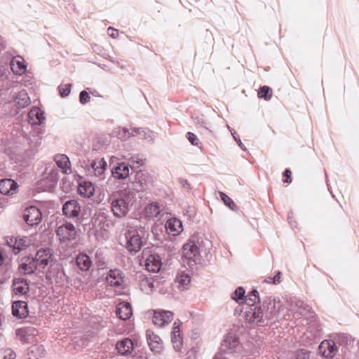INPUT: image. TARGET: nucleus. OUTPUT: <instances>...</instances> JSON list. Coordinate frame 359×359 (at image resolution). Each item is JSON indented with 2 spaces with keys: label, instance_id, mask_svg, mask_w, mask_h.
Returning <instances> with one entry per match:
<instances>
[{
  "label": "nucleus",
  "instance_id": "1",
  "mask_svg": "<svg viewBox=\"0 0 359 359\" xmlns=\"http://www.w3.org/2000/svg\"><path fill=\"white\" fill-rule=\"evenodd\" d=\"M135 201V194L130 189H123L113 193L109 202L114 215L118 218L125 217Z\"/></svg>",
  "mask_w": 359,
  "mask_h": 359
},
{
  "label": "nucleus",
  "instance_id": "2",
  "mask_svg": "<svg viewBox=\"0 0 359 359\" xmlns=\"http://www.w3.org/2000/svg\"><path fill=\"white\" fill-rule=\"evenodd\" d=\"M250 343L245 344V346L240 344L238 338L233 334H229L222 340L220 350L223 353H238L243 356L254 355L258 351L256 348H252Z\"/></svg>",
  "mask_w": 359,
  "mask_h": 359
},
{
  "label": "nucleus",
  "instance_id": "3",
  "mask_svg": "<svg viewBox=\"0 0 359 359\" xmlns=\"http://www.w3.org/2000/svg\"><path fill=\"white\" fill-rule=\"evenodd\" d=\"M283 305L280 300H276L271 297H267L262 304V309L266 325L269 321H275L278 319Z\"/></svg>",
  "mask_w": 359,
  "mask_h": 359
},
{
  "label": "nucleus",
  "instance_id": "4",
  "mask_svg": "<svg viewBox=\"0 0 359 359\" xmlns=\"http://www.w3.org/2000/svg\"><path fill=\"white\" fill-rule=\"evenodd\" d=\"M245 320L259 325H266L262 307L251 304L245 308L244 313Z\"/></svg>",
  "mask_w": 359,
  "mask_h": 359
},
{
  "label": "nucleus",
  "instance_id": "5",
  "mask_svg": "<svg viewBox=\"0 0 359 359\" xmlns=\"http://www.w3.org/2000/svg\"><path fill=\"white\" fill-rule=\"evenodd\" d=\"M182 256L189 261V264L199 263L201 260L199 248L192 240H189L183 246Z\"/></svg>",
  "mask_w": 359,
  "mask_h": 359
},
{
  "label": "nucleus",
  "instance_id": "6",
  "mask_svg": "<svg viewBox=\"0 0 359 359\" xmlns=\"http://www.w3.org/2000/svg\"><path fill=\"white\" fill-rule=\"evenodd\" d=\"M154 177L146 172H138L136 174L135 181L133 183V189L137 192L146 191L153 185Z\"/></svg>",
  "mask_w": 359,
  "mask_h": 359
},
{
  "label": "nucleus",
  "instance_id": "7",
  "mask_svg": "<svg viewBox=\"0 0 359 359\" xmlns=\"http://www.w3.org/2000/svg\"><path fill=\"white\" fill-rule=\"evenodd\" d=\"M126 248L130 252H138L142 246L140 235L136 230H129L125 233Z\"/></svg>",
  "mask_w": 359,
  "mask_h": 359
},
{
  "label": "nucleus",
  "instance_id": "8",
  "mask_svg": "<svg viewBox=\"0 0 359 359\" xmlns=\"http://www.w3.org/2000/svg\"><path fill=\"white\" fill-rule=\"evenodd\" d=\"M15 334L22 342L32 343L38 334V330L32 326H25L17 329Z\"/></svg>",
  "mask_w": 359,
  "mask_h": 359
},
{
  "label": "nucleus",
  "instance_id": "9",
  "mask_svg": "<svg viewBox=\"0 0 359 359\" xmlns=\"http://www.w3.org/2000/svg\"><path fill=\"white\" fill-rule=\"evenodd\" d=\"M23 218L28 225H37L41 221L42 213L38 208L29 206L24 210Z\"/></svg>",
  "mask_w": 359,
  "mask_h": 359
},
{
  "label": "nucleus",
  "instance_id": "10",
  "mask_svg": "<svg viewBox=\"0 0 359 359\" xmlns=\"http://www.w3.org/2000/svg\"><path fill=\"white\" fill-rule=\"evenodd\" d=\"M57 235L61 241H72L76 237V231L74 226L71 223H65L60 226L57 231Z\"/></svg>",
  "mask_w": 359,
  "mask_h": 359
},
{
  "label": "nucleus",
  "instance_id": "11",
  "mask_svg": "<svg viewBox=\"0 0 359 359\" xmlns=\"http://www.w3.org/2000/svg\"><path fill=\"white\" fill-rule=\"evenodd\" d=\"M34 258L39 269H43L53 261V252L50 248H41L37 250Z\"/></svg>",
  "mask_w": 359,
  "mask_h": 359
},
{
  "label": "nucleus",
  "instance_id": "12",
  "mask_svg": "<svg viewBox=\"0 0 359 359\" xmlns=\"http://www.w3.org/2000/svg\"><path fill=\"white\" fill-rule=\"evenodd\" d=\"M147 344L152 352L159 353L163 351V343L159 336L152 330H147L146 333Z\"/></svg>",
  "mask_w": 359,
  "mask_h": 359
},
{
  "label": "nucleus",
  "instance_id": "13",
  "mask_svg": "<svg viewBox=\"0 0 359 359\" xmlns=\"http://www.w3.org/2000/svg\"><path fill=\"white\" fill-rule=\"evenodd\" d=\"M173 318V313L170 311L156 310L154 311L153 323L158 327H163L169 324Z\"/></svg>",
  "mask_w": 359,
  "mask_h": 359
},
{
  "label": "nucleus",
  "instance_id": "14",
  "mask_svg": "<svg viewBox=\"0 0 359 359\" xmlns=\"http://www.w3.org/2000/svg\"><path fill=\"white\" fill-rule=\"evenodd\" d=\"M80 212L81 206L76 200H69L63 205L62 212L67 217L72 218L78 217Z\"/></svg>",
  "mask_w": 359,
  "mask_h": 359
},
{
  "label": "nucleus",
  "instance_id": "15",
  "mask_svg": "<svg viewBox=\"0 0 359 359\" xmlns=\"http://www.w3.org/2000/svg\"><path fill=\"white\" fill-rule=\"evenodd\" d=\"M319 353L325 358H332L337 353V346L332 340H324L318 346Z\"/></svg>",
  "mask_w": 359,
  "mask_h": 359
},
{
  "label": "nucleus",
  "instance_id": "16",
  "mask_svg": "<svg viewBox=\"0 0 359 359\" xmlns=\"http://www.w3.org/2000/svg\"><path fill=\"white\" fill-rule=\"evenodd\" d=\"M165 227L167 233L172 236H177L183 231L182 221L175 217L167 220Z\"/></svg>",
  "mask_w": 359,
  "mask_h": 359
},
{
  "label": "nucleus",
  "instance_id": "17",
  "mask_svg": "<svg viewBox=\"0 0 359 359\" xmlns=\"http://www.w3.org/2000/svg\"><path fill=\"white\" fill-rule=\"evenodd\" d=\"M106 169V161L103 158H97L90 163L88 170L93 172L95 176L103 178Z\"/></svg>",
  "mask_w": 359,
  "mask_h": 359
},
{
  "label": "nucleus",
  "instance_id": "18",
  "mask_svg": "<svg viewBox=\"0 0 359 359\" xmlns=\"http://www.w3.org/2000/svg\"><path fill=\"white\" fill-rule=\"evenodd\" d=\"M106 280L111 286H121L123 283V273L119 269H111L108 272Z\"/></svg>",
  "mask_w": 359,
  "mask_h": 359
},
{
  "label": "nucleus",
  "instance_id": "19",
  "mask_svg": "<svg viewBox=\"0 0 359 359\" xmlns=\"http://www.w3.org/2000/svg\"><path fill=\"white\" fill-rule=\"evenodd\" d=\"M161 259L158 255H150L146 259L145 267L149 271L153 273L158 272L161 268Z\"/></svg>",
  "mask_w": 359,
  "mask_h": 359
},
{
  "label": "nucleus",
  "instance_id": "20",
  "mask_svg": "<svg viewBox=\"0 0 359 359\" xmlns=\"http://www.w3.org/2000/svg\"><path fill=\"white\" fill-rule=\"evenodd\" d=\"M18 184L12 179H3L0 181V192L4 195H13L16 192Z\"/></svg>",
  "mask_w": 359,
  "mask_h": 359
},
{
  "label": "nucleus",
  "instance_id": "21",
  "mask_svg": "<svg viewBox=\"0 0 359 359\" xmlns=\"http://www.w3.org/2000/svg\"><path fill=\"white\" fill-rule=\"evenodd\" d=\"M13 315L18 318H25L28 314L27 304L24 301H17L12 305Z\"/></svg>",
  "mask_w": 359,
  "mask_h": 359
},
{
  "label": "nucleus",
  "instance_id": "22",
  "mask_svg": "<svg viewBox=\"0 0 359 359\" xmlns=\"http://www.w3.org/2000/svg\"><path fill=\"white\" fill-rule=\"evenodd\" d=\"M116 316L121 320L129 319L132 316L131 306L128 302H121L116 307Z\"/></svg>",
  "mask_w": 359,
  "mask_h": 359
},
{
  "label": "nucleus",
  "instance_id": "23",
  "mask_svg": "<svg viewBox=\"0 0 359 359\" xmlns=\"http://www.w3.org/2000/svg\"><path fill=\"white\" fill-rule=\"evenodd\" d=\"M28 119L32 125H39L45 121V116L39 108L34 107L28 114Z\"/></svg>",
  "mask_w": 359,
  "mask_h": 359
},
{
  "label": "nucleus",
  "instance_id": "24",
  "mask_svg": "<svg viewBox=\"0 0 359 359\" xmlns=\"http://www.w3.org/2000/svg\"><path fill=\"white\" fill-rule=\"evenodd\" d=\"M116 349L121 355H126L130 353L133 350V342L129 338H125L116 344Z\"/></svg>",
  "mask_w": 359,
  "mask_h": 359
},
{
  "label": "nucleus",
  "instance_id": "25",
  "mask_svg": "<svg viewBox=\"0 0 359 359\" xmlns=\"http://www.w3.org/2000/svg\"><path fill=\"white\" fill-rule=\"evenodd\" d=\"M57 165L62 170L65 174L71 172L70 161L67 156L65 154H57L54 157Z\"/></svg>",
  "mask_w": 359,
  "mask_h": 359
},
{
  "label": "nucleus",
  "instance_id": "26",
  "mask_svg": "<svg viewBox=\"0 0 359 359\" xmlns=\"http://www.w3.org/2000/svg\"><path fill=\"white\" fill-rule=\"evenodd\" d=\"M76 263L79 269L83 271H88L92 265L90 257L84 253H80L76 256Z\"/></svg>",
  "mask_w": 359,
  "mask_h": 359
},
{
  "label": "nucleus",
  "instance_id": "27",
  "mask_svg": "<svg viewBox=\"0 0 359 359\" xmlns=\"http://www.w3.org/2000/svg\"><path fill=\"white\" fill-rule=\"evenodd\" d=\"M15 105L18 109H22L30 104V98L25 90L20 91L14 99Z\"/></svg>",
  "mask_w": 359,
  "mask_h": 359
},
{
  "label": "nucleus",
  "instance_id": "28",
  "mask_svg": "<svg viewBox=\"0 0 359 359\" xmlns=\"http://www.w3.org/2000/svg\"><path fill=\"white\" fill-rule=\"evenodd\" d=\"M112 175L114 178L121 180L129 175V168L125 163H120L112 170Z\"/></svg>",
  "mask_w": 359,
  "mask_h": 359
},
{
  "label": "nucleus",
  "instance_id": "29",
  "mask_svg": "<svg viewBox=\"0 0 359 359\" xmlns=\"http://www.w3.org/2000/svg\"><path fill=\"white\" fill-rule=\"evenodd\" d=\"M56 273V282L60 284H64L67 280V277L63 269L60 265L50 266V276H55Z\"/></svg>",
  "mask_w": 359,
  "mask_h": 359
},
{
  "label": "nucleus",
  "instance_id": "30",
  "mask_svg": "<svg viewBox=\"0 0 359 359\" xmlns=\"http://www.w3.org/2000/svg\"><path fill=\"white\" fill-rule=\"evenodd\" d=\"M10 66L12 72L19 75L23 74L26 69L23 59L20 57H13L10 62Z\"/></svg>",
  "mask_w": 359,
  "mask_h": 359
},
{
  "label": "nucleus",
  "instance_id": "31",
  "mask_svg": "<svg viewBox=\"0 0 359 359\" xmlns=\"http://www.w3.org/2000/svg\"><path fill=\"white\" fill-rule=\"evenodd\" d=\"M172 342L175 351H178L182 345V339L180 334V327L177 322H175L173 324V328L172 331Z\"/></svg>",
  "mask_w": 359,
  "mask_h": 359
},
{
  "label": "nucleus",
  "instance_id": "32",
  "mask_svg": "<svg viewBox=\"0 0 359 359\" xmlns=\"http://www.w3.org/2000/svg\"><path fill=\"white\" fill-rule=\"evenodd\" d=\"M78 191L79 194L84 198H90L94 194L95 189L91 182H84L80 184Z\"/></svg>",
  "mask_w": 359,
  "mask_h": 359
},
{
  "label": "nucleus",
  "instance_id": "33",
  "mask_svg": "<svg viewBox=\"0 0 359 359\" xmlns=\"http://www.w3.org/2000/svg\"><path fill=\"white\" fill-rule=\"evenodd\" d=\"M13 285L14 287V291L17 294H25L29 290L28 284L24 279H15L13 280Z\"/></svg>",
  "mask_w": 359,
  "mask_h": 359
},
{
  "label": "nucleus",
  "instance_id": "34",
  "mask_svg": "<svg viewBox=\"0 0 359 359\" xmlns=\"http://www.w3.org/2000/svg\"><path fill=\"white\" fill-rule=\"evenodd\" d=\"M190 280V276L184 272L178 273L175 279L177 287L182 290H187L188 288Z\"/></svg>",
  "mask_w": 359,
  "mask_h": 359
},
{
  "label": "nucleus",
  "instance_id": "35",
  "mask_svg": "<svg viewBox=\"0 0 359 359\" xmlns=\"http://www.w3.org/2000/svg\"><path fill=\"white\" fill-rule=\"evenodd\" d=\"M144 212L147 217L154 218L161 213V208L157 202H153L146 206Z\"/></svg>",
  "mask_w": 359,
  "mask_h": 359
},
{
  "label": "nucleus",
  "instance_id": "36",
  "mask_svg": "<svg viewBox=\"0 0 359 359\" xmlns=\"http://www.w3.org/2000/svg\"><path fill=\"white\" fill-rule=\"evenodd\" d=\"M332 341L334 342L336 346L337 345L345 346L351 344V338L349 335L346 334H337L334 336Z\"/></svg>",
  "mask_w": 359,
  "mask_h": 359
},
{
  "label": "nucleus",
  "instance_id": "37",
  "mask_svg": "<svg viewBox=\"0 0 359 359\" xmlns=\"http://www.w3.org/2000/svg\"><path fill=\"white\" fill-rule=\"evenodd\" d=\"M113 133L118 139L123 140V141L128 140L131 136L135 135V134L133 133V131L130 132L126 128H121V127L115 128L114 130Z\"/></svg>",
  "mask_w": 359,
  "mask_h": 359
},
{
  "label": "nucleus",
  "instance_id": "38",
  "mask_svg": "<svg viewBox=\"0 0 359 359\" xmlns=\"http://www.w3.org/2000/svg\"><path fill=\"white\" fill-rule=\"evenodd\" d=\"M133 133L135 135L140 136L142 139L152 140L153 133L149 129L142 128H133L132 129Z\"/></svg>",
  "mask_w": 359,
  "mask_h": 359
},
{
  "label": "nucleus",
  "instance_id": "39",
  "mask_svg": "<svg viewBox=\"0 0 359 359\" xmlns=\"http://www.w3.org/2000/svg\"><path fill=\"white\" fill-rule=\"evenodd\" d=\"M245 290L243 287H238L231 294V299L237 303H243L244 301Z\"/></svg>",
  "mask_w": 359,
  "mask_h": 359
},
{
  "label": "nucleus",
  "instance_id": "40",
  "mask_svg": "<svg viewBox=\"0 0 359 359\" xmlns=\"http://www.w3.org/2000/svg\"><path fill=\"white\" fill-rule=\"evenodd\" d=\"M258 96L265 100H269L272 97L271 88L267 86L260 87L258 90Z\"/></svg>",
  "mask_w": 359,
  "mask_h": 359
},
{
  "label": "nucleus",
  "instance_id": "41",
  "mask_svg": "<svg viewBox=\"0 0 359 359\" xmlns=\"http://www.w3.org/2000/svg\"><path fill=\"white\" fill-rule=\"evenodd\" d=\"M220 197L221 199L223 201L224 204L229 207L231 210H234L236 208V205L235 203L233 201V200L229 198L226 194L223 192H220Z\"/></svg>",
  "mask_w": 359,
  "mask_h": 359
},
{
  "label": "nucleus",
  "instance_id": "42",
  "mask_svg": "<svg viewBox=\"0 0 359 359\" xmlns=\"http://www.w3.org/2000/svg\"><path fill=\"white\" fill-rule=\"evenodd\" d=\"M22 261H25L27 263L29 267L31 268L30 271H33L34 272L37 269H39V266L35 260L34 257H25L22 259Z\"/></svg>",
  "mask_w": 359,
  "mask_h": 359
},
{
  "label": "nucleus",
  "instance_id": "43",
  "mask_svg": "<svg viewBox=\"0 0 359 359\" xmlns=\"http://www.w3.org/2000/svg\"><path fill=\"white\" fill-rule=\"evenodd\" d=\"M72 85L70 83H67L65 85H60L58 86V90L60 92V95L61 97H67L69 95L71 91Z\"/></svg>",
  "mask_w": 359,
  "mask_h": 359
},
{
  "label": "nucleus",
  "instance_id": "44",
  "mask_svg": "<svg viewBox=\"0 0 359 359\" xmlns=\"http://www.w3.org/2000/svg\"><path fill=\"white\" fill-rule=\"evenodd\" d=\"M186 137L189 142L194 146H197L200 147V144H201L199 139L197 137V136L191 132H188L186 135Z\"/></svg>",
  "mask_w": 359,
  "mask_h": 359
},
{
  "label": "nucleus",
  "instance_id": "45",
  "mask_svg": "<svg viewBox=\"0 0 359 359\" xmlns=\"http://www.w3.org/2000/svg\"><path fill=\"white\" fill-rule=\"evenodd\" d=\"M310 353L305 349H299L296 353V359H309Z\"/></svg>",
  "mask_w": 359,
  "mask_h": 359
},
{
  "label": "nucleus",
  "instance_id": "46",
  "mask_svg": "<svg viewBox=\"0 0 359 359\" xmlns=\"http://www.w3.org/2000/svg\"><path fill=\"white\" fill-rule=\"evenodd\" d=\"M26 245L22 239L18 240V243L13 244V252L16 255L19 253Z\"/></svg>",
  "mask_w": 359,
  "mask_h": 359
},
{
  "label": "nucleus",
  "instance_id": "47",
  "mask_svg": "<svg viewBox=\"0 0 359 359\" xmlns=\"http://www.w3.org/2000/svg\"><path fill=\"white\" fill-rule=\"evenodd\" d=\"M90 96L89 95L88 93H87L86 90H82L79 94V101L81 104H86L90 101Z\"/></svg>",
  "mask_w": 359,
  "mask_h": 359
},
{
  "label": "nucleus",
  "instance_id": "48",
  "mask_svg": "<svg viewBox=\"0 0 359 359\" xmlns=\"http://www.w3.org/2000/svg\"><path fill=\"white\" fill-rule=\"evenodd\" d=\"M316 326L314 328L312 327V326H309L308 328V331L311 332L310 337L313 339H315L319 334L320 330L319 328V326L317 324H314L313 326Z\"/></svg>",
  "mask_w": 359,
  "mask_h": 359
},
{
  "label": "nucleus",
  "instance_id": "49",
  "mask_svg": "<svg viewBox=\"0 0 359 359\" xmlns=\"http://www.w3.org/2000/svg\"><path fill=\"white\" fill-rule=\"evenodd\" d=\"M30 269L31 268L29 267L25 261H22L21 264H20V269L22 272H23L25 274L33 273L34 271H30Z\"/></svg>",
  "mask_w": 359,
  "mask_h": 359
},
{
  "label": "nucleus",
  "instance_id": "50",
  "mask_svg": "<svg viewBox=\"0 0 359 359\" xmlns=\"http://www.w3.org/2000/svg\"><path fill=\"white\" fill-rule=\"evenodd\" d=\"M15 357H16V354L13 351L11 350V349H7L5 351L4 355V359H15Z\"/></svg>",
  "mask_w": 359,
  "mask_h": 359
},
{
  "label": "nucleus",
  "instance_id": "51",
  "mask_svg": "<svg viewBox=\"0 0 359 359\" xmlns=\"http://www.w3.org/2000/svg\"><path fill=\"white\" fill-rule=\"evenodd\" d=\"M107 33L109 36L113 39H116L118 36V32L117 29L110 27L107 29Z\"/></svg>",
  "mask_w": 359,
  "mask_h": 359
},
{
  "label": "nucleus",
  "instance_id": "52",
  "mask_svg": "<svg viewBox=\"0 0 359 359\" xmlns=\"http://www.w3.org/2000/svg\"><path fill=\"white\" fill-rule=\"evenodd\" d=\"M178 180H179L180 184L182 185V187H183L184 188L187 189L189 190L191 189V185L187 180L183 179V178H180Z\"/></svg>",
  "mask_w": 359,
  "mask_h": 359
},
{
  "label": "nucleus",
  "instance_id": "53",
  "mask_svg": "<svg viewBox=\"0 0 359 359\" xmlns=\"http://www.w3.org/2000/svg\"><path fill=\"white\" fill-rule=\"evenodd\" d=\"M231 135H233V139L235 140V141L238 143V146L243 149V150H245V146L243 145V144L242 143L241 139L238 137H236L235 135H236V133H233L231 130Z\"/></svg>",
  "mask_w": 359,
  "mask_h": 359
},
{
  "label": "nucleus",
  "instance_id": "54",
  "mask_svg": "<svg viewBox=\"0 0 359 359\" xmlns=\"http://www.w3.org/2000/svg\"><path fill=\"white\" fill-rule=\"evenodd\" d=\"M248 294L250 297H253L254 302H259V292L257 290H253Z\"/></svg>",
  "mask_w": 359,
  "mask_h": 359
},
{
  "label": "nucleus",
  "instance_id": "55",
  "mask_svg": "<svg viewBox=\"0 0 359 359\" xmlns=\"http://www.w3.org/2000/svg\"><path fill=\"white\" fill-rule=\"evenodd\" d=\"M291 172L290 170L286 169L283 172V176L286 177V180H284L285 182L290 183L292 182L290 179Z\"/></svg>",
  "mask_w": 359,
  "mask_h": 359
},
{
  "label": "nucleus",
  "instance_id": "56",
  "mask_svg": "<svg viewBox=\"0 0 359 359\" xmlns=\"http://www.w3.org/2000/svg\"><path fill=\"white\" fill-rule=\"evenodd\" d=\"M18 243V239L14 238H10L9 240L7 241L8 245L13 249V244Z\"/></svg>",
  "mask_w": 359,
  "mask_h": 359
},
{
  "label": "nucleus",
  "instance_id": "57",
  "mask_svg": "<svg viewBox=\"0 0 359 359\" xmlns=\"http://www.w3.org/2000/svg\"><path fill=\"white\" fill-rule=\"evenodd\" d=\"M280 275H281V273L278 272V273L274 277H273V284H277L280 282Z\"/></svg>",
  "mask_w": 359,
  "mask_h": 359
},
{
  "label": "nucleus",
  "instance_id": "58",
  "mask_svg": "<svg viewBox=\"0 0 359 359\" xmlns=\"http://www.w3.org/2000/svg\"><path fill=\"white\" fill-rule=\"evenodd\" d=\"M296 306L299 309H303L304 310L306 309V306H305V304L302 301H297V303H296Z\"/></svg>",
  "mask_w": 359,
  "mask_h": 359
},
{
  "label": "nucleus",
  "instance_id": "59",
  "mask_svg": "<svg viewBox=\"0 0 359 359\" xmlns=\"http://www.w3.org/2000/svg\"><path fill=\"white\" fill-rule=\"evenodd\" d=\"M246 301L248 302V306H250L251 304H255V303L257 302L253 301V297H250V294L248 295Z\"/></svg>",
  "mask_w": 359,
  "mask_h": 359
},
{
  "label": "nucleus",
  "instance_id": "60",
  "mask_svg": "<svg viewBox=\"0 0 359 359\" xmlns=\"http://www.w3.org/2000/svg\"><path fill=\"white\" fill-rule=\"evenodd\" d=\"M6 74V68L4 65H0V78Z\"/></svg>",
  "mask_w": 359,
  "mask_h": 359
},
{
  "label": "nucleus",
  "instance_id": "61",
  "mask_svg": "<svg viewBox=\"0 0 359 359\" xmlns=\"http://www.w3.org/2000/svg\"><path fill=\"white\" fill-rule=\"evenodd\" d=\"M213 359H222V353H217Z\"/></svg>",
  "mask_w": 359,
  "mask_h": 359
},
{
  "label": "nucleus",
  "instance_id": "62",
  "mask_svg": "<svg viewBox=\"0 0 359 359\" xmlns=\"http://www.w3.org/2000/svg\"><path fill=\"white\" fill-rule=\"evenodd\" d=\"M264 282L269 283H273V278L269 277L268 279L264 280Z\"/></svg>",
  "mask_w": 359,
  "mask_h": 359
},
{
  "label": "nucleus",
  "instance_id": "63",
  "mask_svg": "<svg viewBox=\"0 0 359 359\" xmlns=\"http://www.w3.org/2000/svg\"><path fill=\"white\" fill-rule=\"evenodd\" d=\"M2 262H3V257H2L1 252H0V265L1 264Z\"/></svg>",
  "mask_w": 359,
  "mask_h": 359
},
{
  "label": "nucleus",
  "instance_id": "64",
  "mask_svg": "<svg viewBox=\"0 0 359 359\" xmlns=\"http://www.w3.org/2000/svg\"><path fill=\"white\" fill-rule=\"evenodd\" d=\"M222 359H227L226 358H225L222 354Z\"/></svg>",
  "mask_w": 359,
  "mask_h": 359
}]
</instances>
